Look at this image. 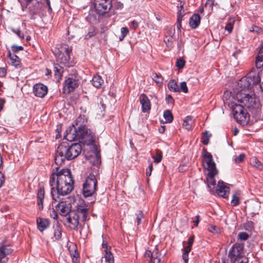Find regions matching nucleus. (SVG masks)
<instances>
[{"mask_svg":"<svg viewBox=\"0 0 263 263\" xmlns=\"http://www.w3.org/2000/svg\"><path fill=\"white\" fill-rule=\"evenodd\" d=\"M262 74V70L255 72L253 69L249 72L247 76L241 78L237 84V91L236 93V98L240 105L248 108H256L259 106V100L253 97L249 92L253 86L260 81V77Z\"/></svg>","mask_w":263,"mask_h":263,"instance_id":"1","label":"nucleus"},{"mask_svg":"<svg viewBox=\"0 0 263 263\" xmlns=\"http://www.w3.org/2000/svg\"><path fill=\"white\" fill-rule=\"evenodd\" d=\"M82 147L80 143H74L69 145L66 142L60 144L57 149L54 161L57 165H61L64 163L66 159H73L77 157L82 151Z\"/></svg>","mask_w":263,"mask_h":263,"instance_id":"2","label":"nucleus"},{"mask_svg":"<svg viewBox=\"0 0 263 263\" xmlns=\"http://www.w3.org/2000/svg\"><path fill=\"white\" fill-rule=\"evenodd\" d=\"M94 142L95 134L88 130L80 142L87 146V148L83 149V153L86 159L98 166L101 164L100 151L97 145L93 144Z\"/></svg>","mask_w":263,"mask_h":263,"instance_id":"3","label":"nucleus"},{"mask_svg":"<svg viewBox=\"0 0 263 263\" xmlns=\"http://www.w3.org/2000/svg\"><path fill=\"white\" fill-rule=\"evenodd\" d=\"M207 185L211 193L227 199L230 194V184L225 182H207Z\"/></svg>","mask_w":263,"mask_h":263,"instance_id":"4","label":"nucleus"},{"mask_svg":"<svg viewBox=\"0 0 263 263\" xmlns=\"http://www.w3.org/2000/svg\"><path fill=\"white\" fill-rule=\"evenodd\" d=\"M203 151L202 162L204 167L208 171L206 174L207 180H214V177L218 173L215 163L213 159L212 155L205 149H203Z\"/></svg>","mask_w":263,"mask_h":263,"instance_id":"5","label":"nucleus"},{"mask_svg":"<svg viewBox=\"0 0 263 263\" xmlns=\"http://www.w3.org/2000/svg\"><path fill=\"white\" fill-rule=\"evenodd\" d=\"M72 51V47L67 44H61L54 50V53L57 61L60 64L70 66V53Z\"/></svg>","mask_w":263,"mask_h":263,"instance_id":"6","label":"nucleus"},{"mask_svg":"<svg viewBox=\"0 0 263 263\" xmlns=\"http://www.w3.org/2000/svg\"><path fill=\"white\" fill-rule=\"evenodd\" d=\"M231 107L236 121L243 125H246L249 121L250 116L242 105L232 103Z\"/></svg>","mask_w":263,"mask_h":263,"instance_id":"7","label":"nucleus"},{"mask_svg":"<svg viewBox=\"0 0 263 263\" xmlns=\"http://www.w3.org/2000/svg\"><path fill=\"white\" fill-rule=\"evenodd\" d=\"M88 130L85 125H80L78 128L72 126L66 130L64 137L68 141L79 140L80 142Z\"/></svg>","mask_w":263,"mask_h":263,"instance_id":"8","label":"nucleus"},{"mask_svg":"<svg viewBox=\"0 0 263 263\" xmlns=\"http://www.w3.org/2000/svg\"><path fill=\"white\" fill-rule=\"evenodd\" d=\"M243 245L239 243H234L229 252V257L232 263L243 261L242 259L245 255Z\"/></svg>","mask_w":263,"mask_h":263,"instance_id":"9","label":"nucleus"},{"mask_svg":"<svg viewBox=\"0 0 263 263\" xmlns=\"http://www.w3.org/2000/svg\"><path fill=\"white\" fill-rule=\"evenodd\" d=\"M51 181H74L71 172L69 169L63 168L59 172H53Z\"/></svg>","mask_w":263,"mask_h":263,"instance_id":"10","label":"nucleus"},{"mask_svg":"<svg viewBox=\"0 0 263 263\" xmlns=\"http://www.w3.org/2000/svg\"><path fill=\"white\" fill-rule=\"evenodd\" d=\"M80 220H81L80 216L77 215L76 212H74L72 211L66 217V223L65 224L71 230H78Z\"/></svg>","mask_w":263,"mask_h":263,"instance_id":"11","label":"nucleus"},{"mask_svg":"<svg viewBox=\"0 0 263 263\" xmlns=\"http://www.w3.org/2000/svg\"><path fill=\"white\" fill-rule=\"evenodd\" d=\"M95 7L98 14L103 15L111 7V0H95Z\"/></svg>","mask_w":263,"mask_h":263,"instance_id":"12","label":"nucleus"},{"mask_svg":"<svg viewBox=\"0 0 263 263\" xmlns=\"http://www.w3.org/2000/svg\"><path fill=\"white\" fill-rule=\"evenodd\" d=\"M54 183L55 182H53ZM58 194L65 195L73 189V182H55Z\"/></svg>","mask_w":263,"mask_h":263,"instance_id":"13","label":"nucleus"},{"mask_svg":"<svg viewBox=\"0 0 263 263\" xmlns=\"http://www.w3.org/2000/svg\"><path fill=\"white\" fill-rule=\"evenodd\" d=\"M79 85V80L77 76L69 77L64 83V92L66 93H70L77 88Z\"/></svg>","mask_w":263,"mask_h":263,"instance_id":"14","label":"nucleus"},{"mask_svg":"<svg viewBox=\"0 0 263 263\" xmlns=\"http://www.w3.org/2000/svg\"><path fill=\"white\" fill-rule=\"evenodd\" d=\"M13 251L12 247L9 244L0 245V263H6L8 261L7 256Z\"/></svg>","mask_w":263,"mask_h":263,"instance_id":"15","label":"nucleus"},{"mask_svg":"<svg viewBox=\"0 0 263 263\" xmlns=\"http://www.w3.org/2000/svg\"><path fill=\"white\" fill-rule=\"evenodd\" d=\"M55 208L59 214L63 217H66L72 211L71 203L65 201L59 202Z\"/></svg>","mask_w":263,"mask_h":263,"instance_id":"16","label":"nucleus"},{"mask_svg":"<svg viewBox=\"0 0 263 263\" xmlns=\"http://www.w3.org/2000/svg\"><path fill=\"white\" fill-rule=\"evenodd\" d=\"M103 250V256L102 257L101 263H114V257L110 251V247H108L107 243H102Z\"/></svg>","mask_w":263,"mask_h":263,"instance_id":"17","label":"nucleus"},{"mask_svg":"<svg viewBox=\"0 0 263 263\" xmlns=\"http://www.w3.org/2000/svg\"><path fill=\"white\" fill-rule=\"evenodd\" d=\"M98 182H85L83 184V194L84 197L91 196L95 192Z\"/></svg>","mask_w":263,"mask_h":263,"instance_id":"18","label":"nucleus"},{"mask_svg":"<svg viewBox=\"0 0 263 263\" xmlns=\"http://www.w3.org/2000/svg\"><path fill=\"white\" fill-rule=\"evenodd\" d=\"M47 92V87L43 84H36L33 86V93L37 97L44 98Z\"/></svg>","mask_w":263,"mask_h":263,"instance_id":"19","label":"nucleus"},{"mask_svg":"<svg viewBox=\"0 0 263 263\" xmlns=\"http://www.w3.org/2000/svg\"><path fill=\"white\" fill-rule=\"evenodd\" d=\"M139 101L142 106V111L143 112H146L151 109V102L146 95L144 93L141 94L139 97Z\"/></svg>","mask_w":263,"mask_h":263,"instance_id":"20","label":"nucleus"},{"mask_svg":"<svg viewBox=\"0 0 263 263\" xmlns=\"http://www.w3.org/2000/svg\"><path fill=\"white\" fill-rule=\"evenodd\" d=\"M36 223L39 230L40 232H43L49 227L50 221L48 219L37 218Z\"/></svg>","mask_w":263,"mask_h":263,"instance_id":"21","label":"nucleus"},{"mask_svg":"<svg viewBox=\"0 0 263 263\" xmlns=\"http://www.w3.org/2000/svg\"><path fill=\"white\" fill-rule=\"evenodd\" d=\"M75 210H72L74 212H76L77 215H82L81 218L83 221H86L88 216V206L83 208H76Z\"/></svg>","mask_w":263,"mask_h":263,"instance_id":"22","label":"nucleus"},{"mask_svg":"<svg viewBox=\"0 0 263 263\" xmlns=\"http://www.w3.org/2000/svg\"><path fill=\"white\" fill-rule=\"evenodd\" d=\"M45 191L43 187H40L37 191V205L40 210L43 209V200L44 198Z\"/></svg>","mask_w":263,"mask_h":263,"instance_id":"23","label":"nucleus"},{"mask_svg":"<svg viewBox=\"0 0 263 263\" xmlns=\"http://www.w3.org/2000/svg\"><path fill=\"white\" fill-rule=\"evenodd\" d=\"M69 199L70 202H76V208H83L84 206H88V205L85 203V201L83 199L79 197L78 196L76 198L75 197H69Z\"/></svg>","mask_w":263,"mask_h":263,"instance_id":"24","label":"nucleus"},{"mask_svg":"<svg viewBox=\"0 0 263 263\" xmlns=\"http://www.w3.org/2000/svg\"><path fill=\"white\" fill-rule=\"evenodd\" d=\"M200 23V16L198 14H194L190 19V25L192 28H197Z\"/></svg>","mask_w":263,"mask_h":263,"instance_id":"25","label":"nucleus"},{"mask_svg":"<svg viewBox=\"0 0 263 263\" xmlns=\"http://www.w3.org/2000/svg\"><path fill=\"white\" fill-rule=\"evenodd\" d=\"M54 240H59L62 237V228L57 223L53 226Z\"/></svg>","mask_w":263,"mask_h":263,"instance_id":"26","label":"nucleus"},{"mask_svg":"<svg viewBox=\"0 0 263 263\" xmlns=\"http://www.w3.org/2000/svg\"><path fill=\"white\" fill-rule=\"evenodd\" d=\"M260 62H263V44L261 45L256 58L255 65L257 68H260Z\"/></svg>","mask_w":263,"mask_h":263,"instance_id":"27","label":"nucleus"},{"mask_svg":"<svg viewBox=\"0 0 263 263\" xmlns=\"http://www.w3.org/2000/svg\"><path fill=\"white\" fill-rule=\"evenodd\" d=\"M241 195V193L239 191H235L233 195L231 200V204L233 206H236L239 204V199Z\"/></svg>","mask_w":263,"mask_h":263,"instance_id":"28","label":"nucleus"},{"mask_svg":"<svg viewBox=\"0 0 263 263\" xmlns=\"http://www.w3.org/2000/svg\"><path fill=\"white\" fill-rule=\"evenodd\" d=\"M250 164L258 170L263 169V162L259 161L256 157H253L250 159Z\"/></svg>","mask_w":263,"mask_h":263,"instance_id":"29","label":"nucleus"},{"mask_svg":"<svg viewBox=\"0 0 263 263\" xmlns=\"http://www.w3.org/2000/svg\"><path fill=\"white\" fill-rule=\"evenodd\" d=\"M100 179V177L97 172L96 171H92L87 173L85 181H97Z\"/></svg>","mask_w":263,"mask_h":263,"instance_id":"30","label":"nucleus"},{"mask_svg":"<svg viewBox=\"0 0 263 263\" xmlns=\"http://www.w3.org/2000/svg\"><path fill=\"white\" fill-rule=\"evenodd\" d=\"M8 57L11 60V63L15 67H17L20 64V59L16 55H11L10 51H8Z\"/></svg>","mask_w":263,"mask_h":263,"instance_id":"31","label":"nucleus"},{"mask_svg":"<svg viewBox=\"0 0 263 263\" xmlns=\"http://www.w3.org/2000/svg\"><path fill=\"white\" fill-rule=\"evenodd\" d=\"M103 83V80L101 76L99 75H95L93 76L92 80V83L95 87L96 88H99L101 87Z\"/></svg>","mask_w":263,"mask_h":263,"instance_id":"32","label":"nucleus"},{"mask_svg":"<svg viewBox=\"0 0 263 263\" xmlns=\"http://www.w3.org/2000/svg\"><path fill=\"white\" fill-rule=\"evenodd\" d=\"M167 86L170 91H173L174 92L180 91V88H179L177 82L174 80L170 81Z\"/></svg>","mask_w":263,"mask_h":263,"instance_id":"33","label":"nucleus"},{"mask_svg":"<svg viewBox=\"0 0 263 263\" xmlns=\"http://www.w3.org/2000/svg\"><path fill=\"white\" fill-rule=\"evenodd\" d=\"M193 123V120L192 118L190 116H187L184 120L183 126L186 129L190 130L192 129Z\"/></svg>","mask_w":263,"mask_h":263,"instance_id":"34","label":"nucleus"},{"mask_svg":"<svg viewBox=\"0 0 263 263\" xmlns=\"http://www.w3.org/2000/svg\"><path fill=\"white\" fill-rule=\"evenodd\" d=\"M54 75L58 78H61L63 72V68L59 64H55L54 66Z\"/></svg>","mask_w":263,"mask_h":263,"instance_id":"35","label":"nucleus"},{"mask_svg":"<svg viewBox=\"0 0 263 263\" xmlns=\"http://www.w3.org/2000/svg\"><path fill=\"white\" fill-rule=\"evenodd\" d=\"M163 117L165 120L166 123H171L173 120V116L170 110L164 111Z\"/></svg>","mask_w":263,"mask_h":263,"instance_id":"36","label":"nucleus"},{"mask_svg":"<svg viewBox=\"0 0 263 263\" xmlns=\"http://www.w3.org/2000/svg\"><path fill=\"white\" fill-rule=\"evenodd\" d=\"M234 23V18H230L229 19L228 23L225 27V29L227 30L229 33H230L232 31Z\"/></svg>","mask_w":263,"mask_h":263,"instance_id":"37","label":"nucleus"},{"mask_svg":"<svg viewBox=\"0 0 263 263\" xmlns=\"http://www.w3.org/2000/svg\"><path fill=\"white\" fill-rule=\"evenodd\" d=\"M191 251V249L189 247H185L182 253V259L184 263H187L189 260V253Z\"/></svg>","mask_w":263,"mask_h":263,"instance_id":"38","label":"nucleus"},{"mask_svg":"<svg viewBox=\"0 0 263 263\" xmlns=\"http://www.w3.org/2000/svg\"><path fill=\"white\" fill-rule=\"evenodd\" d=\"M156 155L153 156V158L154 159V162L158 163L162 159V153L161 151L158 149L156 150Z\"/></svg>","mask_w":263,"mask_h":263,"instance_id":"39","label":"nucleus"},{"mask_svg":"<svg viewBox=\"0 0 263 263\" xmlns=\"http://www.w3.org/2000/svg\"><path fill=\"white\" fill-rule=\"evenodd\" d=\"M211 136V134L209 133L208 131L205 132L202 137V142L204 145H207L209 142V139Z\"/></svg>","mask_w":263,"mask_h":263,"instance_id":"40","label":"nucleus"},{"mask_svg":"<svg viewBox=\"0 0 263 263\" xmlns=\"http://www.w3.org/2000/svg\"><path fill=\"white\" fill-rule=\"evenodd\" d=\"M97 33L96 30L93 27H91L89 28L88 32L87 34L85 36V38L86 39H88L91 37L94 36Z\"/></svg>","mask_w":263,"mask_h":263,"instance_id":"41","label":"nucleus"},{"mask_svg":"<svg viewBox=\"0 0 263 263\" xmlns=\"http://www.w3.org/2000/svg\"><path fill=\"white\" fill-rule=\"evenodd\" d=\"M249 31L251 32H254L257 34H260L262 32V29L257 26H253L249 29Z\"/></svg>","mask_w":263,"mask_h":263,"instance_id":"42","label":"nucleus"},{"mask_svg":"<svg viewBox=\"0 0 263 263\" xmlns=\"http://www.w3.org/2000/svg\"><path fill=\"white\" fill-rule=\"evenodd\" d=\"M208 230L210 232L213 233L218 234L220 232L219 229L214 225L209 226Z\"/></svg>","mask_w":263,"mask_h":263,"instance_id":"43","label":"nucleus"},{"mask_svg":"<svg viewBox=\"0 0 263 263\" xmlns=\"http://www.w3.org/2000/svg\"><path fill=\"white\" fill-rule=\"evenodd\" d=\"M160 254L158 250L156 251V257H154V258H152L149 263H160L161 259L159 257Z\"/></svg>","mask_w":263,"mask_h":263,"instance_id":"44","label":"nucleus"},{"mask_svg":"<svg viewBox=\"0 0 263 263\" xmlns=\"http://www.w3.org/2000/svg\"><path fill=\"white\" fill-rule=\"evenodd\" d=\"M153 79L157 84L161 83L163 81V79L161 74L158 73H154L153 74Z\"/></svg>","mask_w":263,"mask_h":263,"instance_id":"45","label":"nucleus"},{"mask_svg":"<svg viewBox=\"0 0 263 263\" xmlns=\"http://www.w3.org/2000/svg\"><path fill=\"white\" fill-rule=\"evenodd\" d=\"M129 32V30L127 27H122L121 29V36L119 37L120 41L123 40V39L127 35Z\"/></svg>","mask_w":263,"mask_h":263,"instance_id":"46","label":"nucleus"},{"mask_svg":"<svg viewBox=\"0 0 263 263\" xmlns=\"http://www.w3.org/2000/svg\"><path fill=\"white\" fill-rule=\"evenodd\" d=\"M20 3L21 4L22 10H24L26 9L28 5L30 4L32 0H18Z\"/></svg>","mask_w":263,"mask_h":263,"instance_id":"47","label":"nucleus"},{"mask_svg":"<svg viewBox=\"0 0 263 263\" xmlns=\"http://www.w3.org/2000/svg\"><path fill=\"white\" fill-rule=\"evenodd\" d=\"M156 250H158L155 249V250H154L153 251V252H152L151 251H149V250L146 251V252L145 253V255H144L145 257L150 258L151 259L152 258H154V257H156Z\"/></svg>","mask_w":263,"mask_h":263,"instance_id":"48","label":"nucleus"},{"mask_svg":"<svg viewBox=\"0 0 263 263\" xmlns=\"http://www.w3.org/2000/svg\"><path fill=\"white\" fill-rule=\"evenodd\" d=\"M238 237L241 240H246L249 238V235L246 232H240Z\"/></svg>","mask_w":263,"mask_h":263,"instance_id":"49","label":"nucleus"},{"mask_svg":"<svg viewBox=\"0 0 263 263\" xmlns=\"http://www.w3.org/2000/svg\"><path fill=\"white\" fill-rule=\"evenodd\" d=\"M183 14L181 13V10H178V24L177 27L180 28L181 27V22L182 20Z\"/></svg>","mask_w":263,"mask_h":263,"instance_id":"50","label":"nucleus"},{"mask_svg":"<svg viewBox=\"0 0 263 263\" xmlns=\"http://www.w3.org/2000/svg\"><path fill=\"white\" fill-rule=\"evenodd\" d=\"M245 156H246L245 155L243 154H240L238 156L236 157V158H235V160H234L235 162L236 163H239L242 162L245 158Z\"/></svg>","mask_w":263,"mask_h":263,"instance_id":"51","label":"nucleus"},{"mask_svg":"<svg viewBox=\"0 0 263 263\" xmlns=\"http://www.w3.org/2000/svg\"><path fill=\"white\" fill-rule=\"evenodd\" d=\"M176 65L178 68L181 69L184 66L185 61L182 59H178L176 62Z\"/></svg>","mask_w":263,"mask_h":263,"instance_id":"52","label":"nucleus"},{"mask_svg":"<svg viewBox=\"0 0 263 263\" xmlns=\"http://www.w3.org/2000/svg\"><path fill=\"white\" fill-rule=\"evenodd\" d=\"M12 31H13L14 33L17 34V35L21 39H24V34L22 31L19 29H12Z\"/></svg>","mask_w":263,"mask_h":263,"instance_id":"53","label":"nucleus"},{"mask_svg":"<svg viewBox=\"0 0 263 263\" xmlns=\"http://www.w3.org/2000/svg\"><path fill=\"white\" fill-rule=\"evenodd\" d=\"M137 215V221L138 224H139L141 223V219L143 217V214L142 211H137V213H136Z\"/></svg>","mask_w":263,"mask_h":263,"instance_id":"54","label":"nucleus"},{"mask_svg":"<svg viewBox=\"0 0 263 263\" xmlns=\"http://www.w3.org/2000/svg\"><path fill=\"white\" fill-rule=\"evenodd\" d=\"M180 89L184 93L188 92V88L185 82H182L180 84Z\"/></svg>","mask_w":263,"mask_h":263,"instance_id":"55","label":"nucleus"},{"mask_svg":"<svg viewBox=\"0 0 263 263\" xmlns=\"http://www.w3.org/2000/svg\"><path fill=\"white\" fill-rule=\"evenodd\" d=\"M71 257L72 258V261L73 263H77L78 261V254L74 252L71 254Z\"/></svg>","mask_w":263,"mask_h":263,"instance_id":"56","label":"nucleus"},{"mask_svg":"<svg viewBox=\"0 0 263 263\" xmlns=\"http://www.w3.org/2000/svg\"><path fill=\"white\" fill-rule=\"evenodd\" d=\"M11 48H12V50L14 52H17L18 51L23 50V47L21 46L13 45L11 47Z\"/></svg>","mask_w":263,"mask_h":263,"instance_id":"57","label":"nucleus"},{"mask_svg":"<svg viewBox=\"0 0 263 263\" xmlns=\"http://www.w3.org/2000/svg\"><path fill=\"white\" fill-rule=\"evenodd\" d=\"M50 217L54 219H57L58 218V215L55 210L52 209L50 214Z\"/></svg>","mask_w":263,"mask_h":263,"instance_id":"58","label":"nucleus"},{"mask_svg":"<svg viewBox=\"0 0 263 263\" xmlns=\"http://www.w3.org/2000/svg\"><path fill=\"white\" fill-rule=\"evenodd\" d=\"M194 236H191L189 237L187 240V244L188 246L186 247H189L190 249H191V247L192 246L193 242H194Z\"/></svg>","mask_w":263,"mask_h":263,"instance_id":"59","label":"nucleus"},{"mask_svg":"<svg viewBox=\"0 0 263 263\" xmlns=\"http://www.w3.org/2000/svg\"><path fill=\"white\" fill-rule=\"evenodd\" d=\"M153 169V164L152 163H150L149 165V170H147L146 172V176H149L151 175L152 171Z\"/></svg>","mask_w":263,"mask_h":263,"instance_id":"60","label":"nucleus"},{"mask_svg":"<svg viewBox=\"0 0 263 263\" xmlns=\"http://www.w3.org/2000/svg\"><path fill=\"white\" fill-rule=\"evenodd\" d=\"M200 221V216L199 215H197L195 217V219L193 221L194 225L195 226H197Z\"/></svg>","mask_w":263,"mask_h":263,"instance_id":"61","label":"nucleus"},{"mask_svg":"<svg viewBox=\"0 0 263 263\" xmlns=\"http://www.w3.org/2000/svg\"><path fill=\"white\" fill-rule=\"evenodd\" d=\"M139 24L136 21H133L131 22V26L134 29H136L138 27Z\"/></svg>","mask_w":263,"mask_h":263,"instance_id":"62","label":"nucleus"},{"mask_svg":"<svg viewBox=\"0 0 263 263\" xmlns=\"http://www.w3.org/2000/svg\"><path fill=\"white\" fill-rule=\"evenodd\" d=\"M5 103V101L2 99L0 98V112L3 109V106Z\"/></svg>","mask_w":263,"mask_h":263,"instance_id":"63","label":"nucleus"},{"mask_svg":"<svg viewBox=\"0 0 263 263\" xmlns=\"http://www.w3.org/2000/svg\"><path fill=\"white\" fill-rule=\"evenodd\" d=\"M35 175V173L34 172L32 175H31L30 176L28 177V179L30 180H35L36 179V176L34 177V175Z\"/></svg>","mask_w":263,"mask_h":263,"instance_id":"64","label":"nucleus"}]
</instances>
